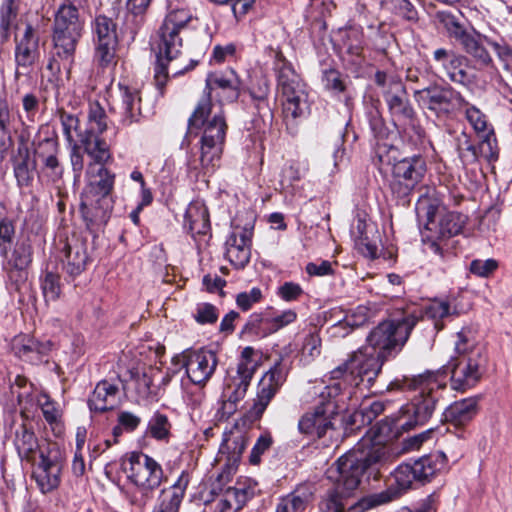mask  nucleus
<instances>
[{
  "instance_id": "f257e3e1",
  "label": "nucleus",
  "mask_w": 512,
  "mask_h": 512,
  "mask_svg": "<svg viewBox=\"0 0 512 512\" xmlns=\"http://www.w3.org/2000/svg\"><path fill=\"white\" fill-rule=\"evenodd\" d=\"M418 322L411 314L401 321H383L368 334V346L348 354L347 358L333 370L330 378L343 380L348 385L358 386L366 382L370 388L382 370L385 361L394 358L403 348Z\"/></svg>"
},
{
  "instance_id": "f03ea898",
  "label": "nucleus",
  "mask_w": 512,
  "mask_h": 512,
  "mask_svg": "<svg viewBox=\"0 0 512 512\" xmlns=\"http://www.w3.org/2000/svg\"><path fill=\"white\" fill-rule=\"evenodd\" d=\"M441 388L437 373L431 371L413 377L403 376L391 381L386 387L387 392L420 390L409 403L401 407L400 415L393 423L394 427L409 431L426 424L441 398Z\"/></svg>"
},
{
  "instance_id": "7ed1b4c3",
  "label": "nucleus",
  "mask_w": 512,
  "mask_h": 512,
  "mask_svg": "<svg viewBox=\"0 0 512 512\" xmlns=\"http://www.w3.org/2000/svg\"><path fill=\"white\" fill-rule=\"evenodd\" d=\"M192 19L191 11L186 8L171 9L158 30V52L154 79L160 90L165 86L169 74L172 76L182 75L198 64V61L192 59L184 66L173 62L181 54L183 47L181 34L185 32Z\"/></svg>"
},
{
  "instance_id": "20e7f679",
  "label": "nucleus",
  "mask_w": 512,
  "mask_h": 512,
  "mask_svg": "<svg viewBox=\"0 0 512 512\" xmlns=\"http://www.w3.org/2000/svg\"><path fill=\"white\" fill-rule=\"evenodd\" d=\"M87 184L82 193L80 212L87 229L96 233L109 221L113 210L111 193L115 184V173L105 166L87 165Z\"/></svg>"
},
{
  "instance_id": "39448f33",
  "label": "nucleus",
  "mask_w": 512,
  "mask_h": 512,
  "mask_svg": "<svg viewBox=\"0 0 512 512\" xmlns=\"http://www.w3.org/2000/svg\"><path fill=\"white\" fill-rule=\"evenodd\" d=\"M212 108L211 99L203 98L188 119L189 127H203L199 164L205 173L213 172L219 166L227 131L222 109L210 116Z\"/></svg>"
},
{
  "instance_id": "423d86ee",
  "label": "nucleus",
  "mask_w": 512,
  "mask_h": 512,
  "mask_svg": "<svg viewBox=\"0 0 512 512\" xmlns=\"http://www.w3.org/2000/svg\"><path fill=\"white\" fill-rule=\"evenodd\" d=\"M61 4L54 14L52 41L53 59L47 64V69L58 72L60 67L56 58L71 66L74 62L77 45L83 35L85 20L81 16L77 2L67 0Z\"/></svg>"
},
{
  "instance_id": "0eeeda50",
  "label": "nucleus",
  "mask_w": 512,
  "mask_h": 512,
  "mask_svg": "<svg viewBox=\"0 0 512 512\" xmlns=\"http://www.w3.org/2000/svg\"><path fill=\"white\" fill-rule=\"evenodd\" d=\"M455 352L458 356L449 363L451 386L454 390L465 391L480 381L487 357L484 349L475 345L470 331L465 329L456 334Z\"/></svg>"
},
{
  "instance_id": "6e6552de",
  "label": "nucleus",
  "mask_w": 512,
  "mask_h": 512,
  "mask_svg": "<svg viewBox=\"0 0 512 512\" xmlns=\"http://www.w3.org/2000/svg\"><path fill=\"white\" fill-rule=\"evenodd\" d=\"M399 455L398 449L390 445H373L367 452L358 449L350 450L334 463L342 473L349 478L353 477L359 487L365 472L374 479H378L391 468Z\"/></svg>"
},
{
  "instance_id": "1a4fd4ad",
  "label": "nucleus",
  "mask_w": 512,
  "mask_h": 512,
  "mask_svg": "<svg viewBox=\"0 0 512 512\" xmlns=\"http://www.w3.org/2000/svg\"><path fill=\"white\" fill-rule=\"evenodd\" d=\"M128 464V479L136 487V491L130 496V503L144 508L152 499L154 491L165 480L164 471L155 459L142 452H132Z\"/></svg>"
},
{
  "instance_id": "9d476101",
  "label": "nucleus",
  "mask_w": 512,
  "mask_h": 512,
  "mask_svg": "<svg viewBox=\"0 0 512 512\" xmlns=\"http://www.w3.org/2000/svg\"><path fill=\"white\" fill-rule=\"evenodd\" d=\"M276 69L278 87L283 98L282 106L285 119L294 121L305 118L309 114L305 84L281 53L277 54Z\"/></svg>"
},
{
  "instance_id": "9b49d317",
  "label": "nucleus",
  "mask_w": 512,
  "mask_h": 512,
  "mask_svg": "<svg viewBox=\"0 0 512 512\" xmlns=\"http://www.w3.org/2000/svg\"><path fill=\"white\" fill-rule=\"evenodd\" d=\"M437 19L444 25L449 36L459 43L476 69H495L494 60L487 49L492 42L491 38L475 30L467 31L451 13L438 12Z\"/></svg>"
},
{
  "instance_id": "f8f14e48",
  "label": "nucleus",
  "mask_w": 512,
  "mask_h": 512,
  "mask_svg": "<svg viewBox=\"0 0 512 512\" xmlns=\"http://www.w3.org/2000/svg\"><path fill=\"white\" fill-rule=\"evenodd\" d=\"M414 99L423 110L439 119H446L468 105L462 94L450 85L434 84L415 90Z\"/></svg>"
},
{
  "instance_id": "ddd939ff",
  "label": "nucleus",
  "mask_w": 512,
  "mask_h": 512,
  "mask_svg": "<svg viewBox=\"0 0 512 512\" xmlns=\"http://www.w3.org/2000/svg\"><path fill=\"white\" fill-rule=\"evenodd\" d=\"M256 351L247 346L241 351L239 362L235 369H230L224 397L223 409L231 414L236 410V405L241 401L250 386L251 380L257 370L258 361L255 359Z\"/></svg>"
},
{
  "instance_id": "4468645a",
  "label": "nucleus",
  "mask_w": 512,
  "mask_h": 512,
  "mask_svg": "<svg viewBox=\"0 0 512 512\" xmlns=\"http://www.w3.org/2000/svg\"><path fill=\"white\" fill-rule=\"evenodd\" d=\"M327 478L334 486L328 490L319 503L318 512H348L346 505L349 499L354 497L357 489V482L353 477H348L342 470L333 463L326 472Z\"/></svg>"
},
{
  "instance_id": "2eb2a0df",
  "label": "nucleus",
  "mask_w": 512,
  "mask_h": 512,
  "mask_svg": "<svg viewBox=\"0 0 512 512\" xmlns=\"http://www.w3.org/2000/svg\"><path fill=\"white\" fill-rule=\"evenodd\" d=\"M175 363H181L188 379L195 385L204 386L214 374L218 365L215 352L207 349H186L173 358Z\"/></svg>"
},
{
  "instance_id": "dca6fc26",
  "label": "nucleus",
  "mask_w": 512,
  "mask_h": 512,
  "mask_svg": "<svg viewBox=\"0 0 512 512\" xmlns=\"http://www.w3.org/2000/svg\"><path fill=\"white\" fill-rule=\"evenodd\" d=\"M94 60L101 67L114 62L118 45L117 23L105 15H97L92 22Z\"/></svg>"
},
{
  "instance_id": "f3484780",
  "label": "nucleus",
  "mask_w": 512,
  "mask_h": 512,
  "mask_svg": "<svg viewBox=\"0 0 512 512\" xmlns=\"http://www.w3.org/2000/svg\"><path fill=\"white\" fill-rule=\"evenodd\" d=\"M393 477L397 485V490L389 488L380 493L362 497L357 502L349 506L348 512H365L374 507L387 504L399 495L409 489L414 482H417L416 476L411 464H401L393 472Z\"/></svg>"
},
{
  "instance_id": "a211bd4d",
  "label": "nucleus",
  "mask_w": 512,
  "mask_h": 512,
  "mask_svg": "<svg viewBox=\"0 0 512 512\" xmlns=\"http://www.w3.org/2000/svg\"><path fill=\"white\" fill-rule=\"evenodd\" d=\"M336 403L328 399L321 401L312 410L301 416L298 422L300 433L321 438L333 430V417L336 415Z\"/></svg>"
},
{
  "instance_id": "6ab92c4d",
  "label": "nucleus",
  "mask_w": 512,
  "mask_h": 512,
  "mask_svg": "<svg viewBox=\"0 0 512 512\" xmlns=\"http://www.w3.org/2000/svg\"><path fill=\"white\" fill-rule=\"evenodd\" d=\"M39 56V36L33 26L27 24L23 34L15 37V78L29 73Z\"/></svg>"
},
{
  "instance_id": "aec40b11",
  "label": "nucleus",
  "mask_w": 512,
  "mask_h": 512,
  "mask_svg": "<svg viewBox=\"0 0 512 512\" xmlns=\"http://www.w3.org/2000/svg\"><path fill=\"white\" fill-rule=\"evenodd\" d=\"M426 171L425 161L419 157L404 158L393 165L392 189L407 195L422 180Z\"/></svg>"
},
{
  "instance_id": "412c9836",
  "label": "nucleus",
  "mask_w": 512,
  "mask_h": 512,
  "mask_svg": "<svg viewBox=\"0 0 512 512\" xmlns=\"http://www.w3.org/2000/svg\"><path fill=\"white\" fill-rule=\"evenodd\" d=\"M285 379L280 362L275 363L263 375L258 384L257 395L250 410L252 417L260 418L263 415L269 403L285 382Z\"/></svg>"
},
{
  "instance_id": "4be33fe9",
  "label": "nucleus",
  "mask_w": 512,
  "mask_h": 512,
  "mask_svg": "<svg viewBox=\"0 0 512 512\" xmlns=\"http://www.w3.org/2000/svg\"><path fill=\"white\" fill-rule=\"evenodd\" d=\"M253 228L234 226L225 242V258L237 269L244 268L251 257Z\"/></svg>"
},
{
  "instance_id": "5701e85b",
  "label": "nucleus",
  "mask_w": 512,
  "mask_h": 512,
  "mask_svg": "<svg viewBox=\"0 0 512 512\" xmlns=\"http://www.w3.org/2000/svg\"><path fill=\"white\" fill-rule=\"evenodd\" d=\"M60 144L57 137L40 140L35 147V155L41 162V171L50 182H59L64 175V165L60 161Z\"/></svg>"
},
{
  "instance_id": "b1692460",
  "label": "nucleus",
  "mask_w": 512,
  "mask_h": 512,
  "mask_svg": "<svg viewBox=\"0 0 512 512\" xmlns=\"http://www.w3.org/2000/svg\"><path fill=\"white\" fill-rule=\"evenodd\" d=\"M29 135L23 131L17 139V148L11 157L14 176L21 187H28L34 179L36 160L28 144Z\"/></svg>"
},
{
  "instance_id": "393cba45",
  "label": "nucleus",
  "mask_w": 512,
  "mask_h": 512,
  "mask_svg": "<svg viewBox=\"0 0 512 512\" xmlns=\"http://www.w3.org/2000/svg\"><path fill=\"white\" fill-rule=\"evenodd\" d=\"M433 59L442 68L450 81L464 86L471 83L466 71L467 57L453 50L438 48L433 52Z\"/></svg>"
},
{
  "instance_id": "a878e982",
  "label": "nucleus",
  "mask_w": 512,
  "mask_h": 512,
  "mask_svg": "<svg viewBox=\"0 0 512 512\" xmlns=\"http://www.w3.org/2000/svg\"><path fill=\"white\" fill-rule=\"evenodd\" d=\"M243 83L234 69H228L223 72H214L208 74L206 78L205 91L209 98L216 90H221L223 98L227 102L236 101L242 91Z\"/></svg>"
},
{
  "instance_id": "bb28decb",
  "label": "nucleus",
  "mask_w": 512,
  "mask_h": 512,
  "mask_svg": "<svg viewBox=\"0 0 512 512\" xmlns=\"http://www.w3.org/2000/svg\"><path fill=\"white\" fill-rule=\"evenodd\" d=\"M465 108V117L470 123L474 131L482 138L480 150L485 158L491 160L497 158L493 151V143L495 142L494 130L488 123L487 116L476 106L468 103Z\"/></svg>"
},
{
  "instance_id": "cd10ccee",
  "label": "nucleus",
  "mask_w": 512,
  "mask_h": 512,
  "mask_svg": "<svg viewBox=\"0 0 512 512\" xmlns=\"http://www.w3.org/2000/svg\"><path fill=\"white\" fill-rule=\"evenodd\" d=\"M384 98L395 121L407 122L413 119L415 112L401 80L390 81V90L384 91Z\"/></svg>"
},
{
  "instance_id": "c85d7f7f",
  "label": "nucleus",
  "mask_w": 512,
  "mask_h": 512,
  "mask_svg": "<svg viewBox=\"0 0 512 512\" xmlns=\"http://www.w3.org/2000/svg\"><path fill=\"white\" fill-rule=\"evenodd\" d=\"M188 483V475L182 472L173 485L160 491L152 512H179Z\"/></svg>"
},
{
  "instance_id": "c756f323",
  "label": "nucleus",
  "mask_w": 512,
  "mask_h": 512,
  "mask_svg": "<svg viewBox=\"0 0 512 512\" xmlns=\"http://www.w3.org/2000/svg\"><path fill=\"white\" fill-rule=\"evenodd\" d=\"M11 347L15 356L32 364L42 362L43 357L47 355L51 349L49 342H39L26 334L15 336L12 340Z\"/></svg>"
},
{
  "instance_id": "7c9ffc66",
  "label": "nucleus",
  "mask_w": 512,
  "mask_h": 512,
  "mask_svg": "<svg viewBox=\"0 0 512 512\" xmlns=\"http://www.w3.org/2000/svg\"><path fill=\"white\" fill-rule=\"evenodd\" d=\"M60 475V464L41 452L40 461L32 471V478L35 479L40 491L47 494L55 490L60 484Z\"/></svg>"
},
{
  "instance_id": "2f4dec72",
  "label": "nucleus",
  "mask_w": 512,
  "mask_h": 512,
  "mask_svg": "<svg viewBox=\"0 0 512 512\" xmlns=\"http://www.w3.org/2000/svg\"><path fill=\"white\" fill-rule=\"evenodd\" d=\"M62 253L64 268L68 274L75 276L84 271L88 262L86 242L79 237H72L65 242Z\"/></svg>"
},
{
  "instance_id": "473e14b6",
  "label": "nucleus",
  "mask_w": 512,
  "mask_h": 512,
  "mask_svg": "<svg viewBox=\"0 0 512 512\" xmlns=\"http://www.w3.org/2000/svg\"><path fill=\"white\" fill-rule=\"evenodd\" d=\"M19 116L5 96H0V161H3L14 142L12 132Z\"/></svg>"
},
{
  "instance_id": "72a5a7b5",
  "label": "nucleus",
  "mask_w": 512,
  "mask_h": 512,
  "mask_svg": "<svg viewBox=\"0 0 512 512\" xmlns=\"http://www.w3.org/2000/svg\"><path fill=\"white\" fill-rule=\"evenodd\" d=\"M119 387L107 380L100 381L88 400L91 411L105 412L113 409L118 402Z\"/></svg>"
},
{
  "instance_id": "f704fd0d",
  "label": "nucleus",
  "mask_w": 512,
  "mask_h": 512,
  "mask_svg": "<svg viewBox=\"0 0 512 512\" xmlns=\"http://www.w3.org/2000/svg\"><path fill=\"white\" fill-rule=\"evenodd\" d=\"M78 137L83 152L89 156V163H93L94 167L105 166L111 161L110 147L101 135L78 134Z\"/></svg>"
},
{
  "instance_id": "c9c22d12",
  "label": "nucleus",
  "mask_w": 512,
  "mask_h": 512,
  "mask_svg": "<svg viewBox=\"0 0 512 512\" xmlns=\"http://www.w3.org/2000/svg\"><path fill=\"white\" fill-rule=\"evenodd\" d=\"M121 93V101L118 105V112L121 116V122L123 125L129 126L139 120L142 115L140 107L141 98L139 91L135 88H129L119 84Z\"/></svg>"
},
{
  "instance_id": "e433bc0d",
  "label": "nucleus",
  "mask_w": 512,
  "mask_h": 512,
  "mask_svg": "<svg viewBox=\"0 0 512 512\" xmlns=\"http://www.w3.org/2000/svg\"><path fill=\"white\" fill-rule=\"evenodd\" d=\"M447 458L442 452L425 455L412 465L417 483L424 484L431 480L446 465Z\"/></svg>"
},
{
  "instance_id": "4c0bfd02",
  "label": "nucleus",
  "mask_w": 512,
  "mask_h": 512,
  "mask_svg": "<svg viewBox=\"0 0 512 512\" xmlns=\"http://www.w3.org/2000/svg\"><path fill=\"white\" fill-rule=\"evenodd\" d=\"M477 410V400L465 398L450 404L443 412V417L454 426H463L475 417Z\"/></svg>"
},
{
  "instance_id": "58836bf2",
  "label": "nucleus",
  "mask_w": 512,
  "mask_h": 512,
  "mask_svg": "<svg viewBox=\"0 0 512 512\" xmlns=\"http://www.w3.org/2000/svg\"><path fill=\"white\" fill-rule=\"evenodd\" d=\"M184 228L192 237L206 235L210 230L209 213L206 206L199 202L191 203L185 213Z\"/></svg>"
},
{
  "instance_id": "ea45409f",
  "label": "nucleus",
  "mask_w": 512,
  "mask_h": 512,
  "mask_svg": "<svg viewBox=\"0 0 512 512\" xmlns=\"http://www.w3.org/2000/svg\"><path fill=\"white\" fill-rule=\"evenodd\" d=\"M466 223V216L458 212H444L436 222V230L431 231L438 239L450 238L459 234Z\"/></svg>"
},
{
  "instance_id": "a19ab883",
  "label": "nucleus",
  "mask_w": 512,
  "mask_h": 512,
  "mask_svg": "<svg viewBox=\"0 0 512 512\" xmlns=\"http://www.w3.org/2000/svg\"><path fill=\"white\" fill-rule=\"evenodd\" d=\"M312 498L313 492L311 489L300 486L280 500L275 512H303Z\"/></svg>"
},
{
  "instance_id": "79ce46f5",
  "label": "nucleus",
  "mask_w": 512,
  "mask_h": 512,
  "mask_svg": "<svg viewBox=\"0 0 512 512\" xmlns=\"http://www.w3.org/2000/svg\"><path fill=\"white\" fill-rule=\"evenodd\" d=\"M14 445L21 459L28 462L35 460L39 443L33 431L27 429L25 425H21L16 431Z\"/></svg>"
},
{
  "instance_id": "37998d69",
  "label": "nucleus",
  "mask_w": 512,
  "mask_h": 512,
  "mask_svg": "<svg viewBox=\"0 0 512 512\" xmlns=\"http://www.w3.org/2000/svg\"><path fill=\"white\" fill-rule=\"evenodd\" d=\"M454 313L455 310L452 311L448 301L433 300L423 307L420 316L417 317L418 319L421 317L423 319L426 318L431 320L434 324V328L436 330H441L443 328L442 320Z\"/></svg>"
},
{
  "instance_id": "c03bdc74",
  "label": "nucleus",
  "mask_w": 512,
  "mask_h": 512,
  "mask_svg": "<svg viewBox=\"0 0 512 512\" xmlns=\"http://www.w3.org/2000/svg\"><path fill=\"white\" fill-rule=\"evenodd\" d=\"M107 129V115L96 101L89 103L86 128L82 134L101 135Z\"/></svg>"
},
{
  "instance_id": "a18cd8bd",
  "label": "nucleus",
  "mask_w": 512,
  "mask_h": 512,
  "mask_svg": "<svg viewBox=\"0 0 512 512\" xmlns=\"http://www.w3.org/2000/svg\"><path fill=\"white\" fill-rule=\"evenodd\" d=\"M18 12L19 0H3L0 6V35L2 43L8 41L10 30L16 21Z\"/></svg>"
},
{
  "instance_id": "49530a36",
  "label": "nucleus",
  "mask_w": 512,
  "mask_h": 512,
  "mask_svg": "<svg viewBox=\"0 0 512 512\" xmlns=\"http://www.w3.org/2000/svg\"><path fill=\"white\" fill-rule=\"evenodd\" d=\"M254 488L244 484H238L234 487H228L223 497L226 499L228 506H231L233 512L241 510L249 499L254 496Z\"/></svg>"
},
{
  "instance_id": "de8ad7c7",
  "label": "nucleus",
  "mask_w": 512,
  "mask_h": 512,
  "mask_svg": "<svg viewBox=\"0 0 512 512\" xmlns=\"http://www.w3.org/2000/svg\"><path fill=\"white\" fill-rule=\"evenodd\" d=\"M5 259L10 269L18 271L25 270L32 261L30 244L24 241L16 243L11 255H9V251L7 250V258Z\"/></svg>"
},
{
  "instance_id": "09e8293b",
  "label": "nucleus",
  "mask_w": 512,
  "mask_h": 512,
  "mask_svg": "<svg viewBox=\"0 0 512 512\" xmlns=\"http://www.w3.org/2000/svg\"><path fill=\"white\" fill-rule=\"evenodd\" d=\"M416 211L419 217L426 218V230H436V222L438 221L439 216L443 212L439 211V206L436 204L435 200H431L430 198L427 197L419 199L416 206Z\"/></svg>"
},
{
  "instance_id": "8fccbe9b",
  "label": "nucleus",
  "mask_w": 512,
  "mask_h": 512,
  "mask_svg": "<svg viewBox=\"0 0 512 512\" xmlns=\"http://www.w3.org/2000/svg\"><path fill=\"white\" fill-rule=\"evenodd\" d=\"M242 333L258 338L269 336L268 316L263 313H252L244 325Z\"/></svg>"
},
{
  "instance_id": "3c124183",
  "label": "nucleus",
  "mask_w": 512,
  "mask_h": 512,
  "mask_svg": "<svg viewBox=\"0 0 512 512\" xmlns=\"http://www.w3.org/2000/svg\"><path fill=\"white\" fill-rule=\"evenodd\" d=\"M171 424L168 417L156 412L148 423V431L156 440H166L169 437Z\"/></svg>"
},
{
  "instance_id": "603ef678",
  "label": "nucleus",
  "mask_w": 512,
  "mask_h": 512,
  "mask_svg": "<svg viewBox=\"0 0 512 512\" xmlns=\"http://www.w3.org/2000/svg\"><path fill=\"white\" fill-rule=\"evenodd\" d=\"M381 6L407 20H414L417 17V11L409 0H381Z\"/></svg>"
},
{
  "instance_id": "864d4df0",
  "label": "nucleus",
  "mask_w": 512,
  "mask_h": 512,
  "mask_svg": "<svg viewBox=\"0 0 512 512\" xmlns=\"http://www.w3.org/2000/svg\"><path fill=\"white\" fill-rule=\"evenodd\" d=\"M41 288L46 302L56 301L61 292L60 276L53 272H46L41 280Z\"/></svg>"
},
{
  "instance_id": "5fc2aeb1",
  "label": "nucleus",
  "mask_w": 512,
  "mask_h": 512,
  "mask_svg": "<svg viewBox=\"0 0 512 512\" xmlns=\"http://www.w3.org/2000/svg\"><path fill=\"white\" fill-rule=\"evenodd\" d=\"M343 45L346 51L355 56H360L363 50V33L356 28H349L344 31Z\"/></svg>"
},
{
  "instance_id": "6e6d98bb",
  "label": "nucleus",
  "mask_w": 512,
  "mask_h": 512,
  "mask_svg": "<svg viewBox=\"0 0 512 512\" xmlns=\"http://www.w3.org/2000/svg\"><path fill=\"white\" fill-rule=\"evenodd\" d=\"M370 310L365 306H358L339 321L336 328L350 327L351 329L363 326L369 318Z\"/></svg>"
},
{
  "instance_id": "4d7b16f0",
  "label": "nucleus",
  "mask_w": 512,
  "mask_h": 512,
  "mask_svg": "<svg viewBox=\"0 0 512 512\" xmlns=\"http://www.w3.org/2000/svg\"><path fill=\"white\" fill-rule=\"evenodd\" d=\"M385 409V403L383 401H374L368 407H363L359 411H355L351 418L353 423L361 422L371 423L378 415H380Z\"/></svg>"
},
{
  "instance_id": "13d9d810",
  "label": "nucleus",
  "mask_w": 512,
  "mask_h": 512,
  "mask_svg": "<svg viewBox=\"0 0 512 512\" xmlns=\"http://www.w3.org/2000/svg\"><path fill=\"white\" fill-rule=\"evenodd\" d=\"M38 405L41 408L43 417L50 425L58 424L61 418V411L48 395L41 394L38 398Z\"/></svg>"
},
{
  "instance_id": "bf43d9fd",
  "label": "nucleus",
  "mask_w": 512,
  "mask_h": 512,
  "mask_svg": "<svg viewBox=\"0 0 512 512\" xmlns=\"http://www.w3.org/2000/svg\"><path fill=\"white\" fill-rule=\"evenodd\" d=\"M433 435L434 429L430 428L403 439L400 454L419 450L425 442L432 440Z\"/></svg>"
},
{
  "instance_id": "052dcab7",
  "label": "nucleus",
  "mask_w": 512,
  "mask_h": 512,
  "mask_svg": "<svg viewBox=\"0 0 512 512\" xmlns=\"http://www.w3.org/2000/svg\"><path fill=\"white\" fill-rule=\"evenodd\" d=\"M219 317L217 308L210 303H199L193 314L194 320L200 324H214Z\"/></svg>"
},
{
  "instance_id": "680f3d73",
  "label": "nucleus",
  "mask_w": 512,
  "mask_h": 512,
  "mask_svg": "<svg viewBox=\"0 0 512 512\" xmlns=\"http://www.w3.org/2000/svg\"><path fill=\"white\" fill-rule=\"evenodd\" d=\"M297 319V313L293 309H287L280 314L268 317L270 335L292 324Z\"/></svg>"
},
{
  "instance_id": "e2e57ef3",
  "label": "nucleus",
  "mask_w": 512,
  "mask_h": 512,
  "mask_svg": "<svg viewBox=\"0 0 512 512\" xmlns=\"http://www.w3.org/2000/svg\"><path fill=\"white\" fill-rule=\"evenodd\" d=\"M15 228L11 220L4 218L0 220V254L7 258V250H9L14 238Z\"/></svg>"
},
{
  "instance_id": "0e129e2a",
  "label": "nucleus",
  "mask_w": 512,
  "mask_h": 512,
  "mask_svg": "<svg viewBox=\"0 0 512 512\" xmlns=\"http://www.w3.org/2000/svg\"><path fill=\"white\" fill-rule=\"evenodd\" d=\"M60 120L63 127V133L68 142H75L73 138V132L77 135L83 133L80 131V121L74 114L67 113L65 111L60 112Z\"/></svg>"
},
{
  "instance_id": "69168bd1",
  "label": "nucleus",
  "mask_w": 512,
  "mask_h": 512,
  "mask_svg": "<svg viewBox=\"0 0 512 512\" xmlns=\"http://www.w3.org/2000/svg\"><path fill=\"white\" fill-rule=\"evenodd\" d=\"M262 291L258 287H253L250 291L241 292L236 296L237 306L242 311L250 310L254 304L259 303L262 299Z\"/></svg>"
},
{
  "instance_id": "338daca9",
  "label": "nucleus",
  "mask_w": 512,
  "mask_h": 512,
  "mask_svg": "<svg viewBox=\"0 0 512 512\" xmlns=\"http://www.w3.org/2000/svg\"><path fill=\"white\" fill-rule=\"evenodd\" d=\"M498 267V263L494 259H476L473 260L470 264V271L474 275L480 277H488L491 275Z\"/></svg>"
},
{
  "instance_id": "774afa93",
  "label": "nucleus",
  "mask_w": 512,
  "mask_h": 512,
  "mask_svg": "<svg viewBox=\"0 0 512 512\" xmlns=\"http://www.w3.org/2000/svg\"><path fill=\"white\" fill-rule=\"evenodd\" d=\"M324 85L327 89L337 93L345 91V84L342 80L340 72L334 69H330L324 72L323 76Z\"/></svg>"
}]
</instances>
